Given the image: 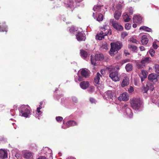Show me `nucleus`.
<instances>
[{
  "instance_id": "1",
  "label": "nucleus",
  "mask_w": 159,
  "mask_h": 159,
  "mask_svg": "<svg viewBox=\"0 0 159 159\" xmlns=\"http://www.w3.org/2000/svg\"><path fill=\"white\" fill-rule=\"evenodd\" d=\"M122 43L121 42H117L111 43V48L110 50V54L111 56L116 53L122 46Z\"/></svg>"
},
{
  "instance_id": "2",
  "label": "nucleus",
  "mask_w": 159,
  "mask_h": 159,
  "mask_svg": "<svg viewBox=\"0 0 159 159\" xmlns=\"http://www.w3.org/2000/svg\"><path fill=\"white\" fill-rule=\"evenodd\" d=\"M30 108L28 105H22L19 108L20 115L27 117L30 114Z\"/></svg>"
},
{
  "instance_id": "3",
  "label": "nucleus",
  "mask_w": 159,
  "mask_h": 159,
  "mask_svg": "<svg viewBox=\"0 0 159 159\" xmlns=\"http://www.w3.org/2000/svg\"><path fill=\"white\" fill-rule=\"evenodd\" d=\"M130 103L132 108L135 110H138L142 104V102L140 98H134L130 100Z\"/></svg>"
},
{
  "instance_id": "4",
  "label": "nucleus",
  "mask_w": 159,
  "mask_h": 159,
  "mask_svg": "<svg viewBox=\"0 0 159 159\" xmlns=\"http://www.w3.org/2000/svg\"><path fill=\"white\" fill-rule=\"evenodd\" d=\"M104 97L107 100H109L110 101H115L116 99L115 94L111 90L107 91L104 95Z\"/></svg>"
},
{
  "instance_id": "5",
  "label": "nucleus",
  "mask_w": 159,
  "mask_h": 159,
  "mask_svg": "<svg viewBox=\"0 0 159 159\" xmlns=\"http://www.w3.org/2000/svg\"><path fill=\"white\" fill-rule=\"evenodd\" d=\"M103 30L102 31L100 32L99 34H98L96 36V39H98L99 40H101L102 39L104 38V36H106L107 35V34H111V31L110 30H107V31H106L104 33L103 31H105V29L104 28L103 29H102Z\"/></svg>"
},
{
  "instance_id": "6",
  "label": "nucleus",
  "mask_w": 159,
  "mask_h": 159,
  "mask_svg": "<svg viewBox=\"0 0 159 159\" xmlns=\"http://www.w3.org/2000/svg\"><path fill=\"white\" fill-rule=\"evenodd\" d=\"M110 22L113 27L118 31H122L123 30V27L120 24L113 19H111Z\"/></svg>"
},
{
  "instance_id": "7",
  "label": "nucleus",
  "mask_w": 159,
  "mask_h": 159,
  "mask_svg": "<svg viewBox=\"0 0 159 159\" xmlns=\"http://www.w3.org/2000/svg\"><path fill=\"white\" fill-rule=\"evenodd\" d=\"M122 111L125 115H127L129 118H131L133 116V113L131 110L129 108L127 104H125L122 107Z\"/></svg>"
},
{
  "instance_id": "8",
  "label": "nucleus",
  "mask_w": 159,
  "mask_h": 159,
  "mask_svg": "<svg viewBox=\"0 0 159 159\" xmlns=\"http://www.w3.org/2000/svg\"><path fill=\"white\" fill-rule=\"evenodd\" d=\"M122 111L125 115H127L129 118H131L133 116V113L131 110L129 108L127 104H125L122 107Z\"/></svg>"
},
{
  "instance_id": "9",
  "label": "nucleus",
  "mask_w": 159,
  "mask_h": 159,
  "mask_svg": "<svg viewBox=\"0 0 159 159\" xmlns=\"http://www.w3.org/2000/svg\"><path fill=\"white\" fill-rule=\"evenodd\" d=\"M104 57L102 54H98L95 55L94 59L92 58V56H91V64L94 65H95L96 61H101L103 59Z\"/></svg>"
},
{
  "instance_id": "10",
  "label": "nucleus",
  "mask_w": 159,
  "mask_h": 159,
  "mask_svg": "<svg viewBox=\"0 0 159 159\" xmlns=\"http://www.w3.org/2000/svg\"><path fill=\"white\" fill-rule=\"evenodd\" d=\"M118 99L120 101H127L129 99V96L128 93L125 92L121 94Z\"/></svg>"
},
{
  "instance_id": "11",
  "label": "nucleus",
  "mask_w": 159,
  "mask_h": 159,
  "mask_svg": "<svg viewBox=\"0 0 159 159\" xmlns=\"http://www.w3.org/2000/svg\"><path fill=\"white\" fill-rule=\"evenodd\" d=\"M109 77L115 81L120 80V78L118 76V72L117 71L111 73L109 75Z\"/></svg>"
},
{
  "instance_id": "12",
  "label": "nucleus",
  "mask_w": 159,
  "mask_h": 159,
  "mask_svg": "<svg viewBox=\"0 0 159 159\" xmlns=\"http://www.w3.org/2000/svg\"><path fill=\"white\" fill-rule=\"evenodd\" d=\"M76 36V39L78 41H80L82 40H85L86 39L85 35L83 32H78Z\"/></svg>"
},
{
  "instance_id": "13",
  "label": "nucleus",
  "mask_w": 159,
  "mask_h": 159,
  "mask_svg": "<svg viewBox=\"0 0 159 159\" xmlns=\"http://www.w3.org/2000/svg\"><path fill=\"white\" fill-rule=\"evenodd\" d=\"M129 79L127 76L125 77L122 82L121 86L124 87L128 86L129 84Z\"/></svg>"
},
{
  "instance_id": "14",
  "label": "nucleus",
  "mask_w": 159,
  "mask_h": 159,
  "mask_svg": "<svg viewBox=\"0 0 159 159\" xmlns=\"http://www.w3.org/2000/svg\"><path fill=\"white\" fill-rule=\"evenodd\" d=\"M158 76L153 73L151 74L148 76V79L151 81L157 82L158 80Z\"/></svg>"
},
{
  "instance_id": "15",
  "label": "nucleus",
  "mask_w": 159,
  "mask_h": 159,
  "mask_svg": "<svg viewBox=\"0 0 159 159\" xmlns=\"http://www.w3.org/2000/svg\"><path fill=\"white\" fill-rule=\"evenodd\" d=\"M148 74V72L147 71L144 70H141V73L140 75L139 76L141 78L142 82H143L147 78Z\"/></svg>"
},
{
  "instance_id": "16",
  "label": "nucleus",
  "mask_w": 159,
  "mask_h": 159,
  "mask_svg": "<svg viewBox=\"0 0 159 159\" xmlns=\"http://www.w3.org/2000/svg\"><path fill=\"white\" fill-rule=\"evenodd\" d=\"M89 84L88 81H83L80 83V85L83 89H86L89 86Z\"/></svg>"
},
{
  "instance_id": "17",
  "label": "nucleus",
  "mask_w": 159,
  "mask_h": 159,
  "mask_svg": "<svg viewBox=\"0 0 159 159\" xmlns=\"http://www.w3.org/2000/svg\"><path fill=\"white\" fill-rule=\"evenodd\" d=\"M7 152L2 149H0V158L5 159L7 158Z\"/></svg>"
},
{
  "instance_id": "18",
  "label": "nucleus",
  "mask_w": 159,
  "mask_h": 159,
  "mask_svg": "<svg viewBox=\"0 0 159 159\" xmlns=\"http://www.w3.org/2000/svg\"><path fill=\"white\" fill-rule=\"evenodd\" d=\"M142 17L139 16H135L133 17V20L134 22L140 23L142 20Z\"/></svg>"
},
{
  "instance_id": "19",
  "label": "nucleus",
  "mask_w": 159,
  "mask_h": 159,
  "mask_svg": "<svg viewBox=\"0 0 159 159\" xmlns=\"http://www.w3.org/2000/svg\"><path fill=\"white\" fill-rule=\"evenodd\" d=\"M148 41V39L146 36L145 35H143L141 38V42L142 44L143 45H146Z\"/></svg>"
},
{
  "instance_id": "20",
  "label": "nucleus",
  "mask_w": 159,
  "mask_h": 159,
  "mask_svg": "<svg viewBox=\"0 0 159 159\" xmlns=\"http://www.w3.org/2000/svg\"><path fill=\"white\" fill-rule=\"evenodd\" d=\"M151 61V59L150 57H146L143 59L141 61V63L144 64L148 63Z\"/></svg>"
},
{
  "instance_id": "21",
  "label": "nucleus",
  "mask_w": 159,
  "mask_h": 159,
  "mask_svg": "<svg viewBox=\"0 0 159 159\" xmlns=\"http://www.w3.org/2000/svg\"><path fill=\"white\" fill-rule=\"evenodd\" d=\"M121 15V12L118 11H116L114 14V17L116 20L119 19Z\"/></svg>"
},
{
  "instance_id": "22",
  "label": "nucleus",
  "mask_w": 159,
  "mask_h": 159,
  "mask_svg": "<svg viewBox=\"0 0 159 159\" xmlns=\"http://www.w3.org/2000/svg\"><path fill=\"white\" fill-rule=\"evenodd\" d=\"M101 77H102V75L100 74L98 72L97 73L94 80V81L95 83L97 84H99V80Z\"/></svg>"
},
{
  "instance_id": "23",
  "label": "nucleus",
  "mask_w": 159,
  "mask_h": 159,
  "mask_svg": "<svg viewBox=\"0 0 159 159\" xmlns=\"http://www.w3.org/2000/svg\"><path fill=\"white\" fill-rule=\"evenodd\" d=\"M24 157L27 159H32L33 155L31 152H27L25 153Z\"/></svg>"
},
{
  "instance_id": "24",
  "label": "nucleus",
  "mask_w": 159,
  "mask_h": 159,
  "mask_svg": "<svg viewBox=\"0 0 159 159\" xmlns=\"http://www.w3.org/2000/svg\"><path fill=\"white\" fill-rule=\"evenodd\" d=\"M125 69L127 72L130 71L133 69V66L131 64L129 63L127 64L125 66Z\"/></svg>"
},
{
  "instance_id": "25",
  "label": "nucleus",
  "mask_w": 159,
  "mask_h": 159,
  "mask_svg": "<svg viewBox=\"0 0 159 159\" xmlns=\"http://www.w3.org/2000/svg\"><path fill=\"white\" fill-rule=\"evenodd\" d=\"M81 73L82 76L85 78H87L89 75V71L84 69H83L81 70Z\"/></svg>"
},
{
  "instance_id": "26",
  "label": "nucleus",
  "mask_w": 159,
  "mask_h": 159,
  "mask_svg": "<svg viewBox=\"0 0 159 159\" xmlns=\"http://www.w3.org/2000/svg\"><path fill=\"white\" fill-rule=\"evenodd\" d=\"M123 19L125 22H128L130 20V18L129 16L126 13H123Z\"/></svg>"
},
{
  "instance_id": "27",
  "label": "nucleus",
  "mask_w": 159,
  "mask_h": 159,
  "mask_svg": "<svg viewBox=\"0 0 159 159\" xmlns=\"http://www.w3.org/2000/svg\"><path fill=\"white\" fill-rule=\"evenodd\" d=\"M66 125L68 127L71 126L76 125L77 123L76 122L73 120H70L68 121L66 123Z\"/></svg>"
},
{
  "instance_id": "28",
  "label": "nucleus",
  "mask_w": 159,
  "mask_h": 159,
  "mask_svg": "<svg viewBox=\"0 0 159 159\" xmlns=\"http://www.w3.org/2000/svg\"><path fill=\"white\" fill-rule=\"evenodd\" d=\"M80 53L81 57L84 58H85L88 55L87 52L83 50H80Z\"/></svg>"
},
{
  "instance_id": "29",
  "label": "nucleus",
  "mask_w": 159,
  "mask_h": 159,
  "mask_svg": "<svg viewBox=\"0 0 159 159\" xmlns=\"http://www.w3.org/2000/svg\"><path fill=\"white\" fill-rule=\"evenodd\" d=\"M74 2L73 0H69L67 3L66 6L68 7L72 8L74 6Z\"/></svg>"
},
{
  "instance_id": "30",
  "label": "nucleus",
  "mask_w": 159,
  "mask_h": 159,
  "mask_svg": "<svg viewBox=\"0 0 159 159\" xmlns=\"http://www.w3.org/2000/svg\"><path fill=\"white\" fill-rule=\"evenodd\" d=\"M128 48L129 49L133 52H135L137 49L136 46L131 44H129Z\"/></svg>"
},
{
  "instance_id": "31",
  "label": "nucleus",
  "mask_w": 159,
  "mask_h": 159,
  "mask_svg": "<svg viewBox=\"0 0 159 159\" xmlns=\"http://www.w3.org/2000/svg\"><path fill=\"white\" fill-rule=\"evenodd\" d=\"M139 30H143L148 32H150L152 31V29H151L145 26H143L140 27Z\"/></svg>"
},
{
  "instance_id": "32",
  "label": "nucleus",
  "mask_w": 159,
  "mask_h": 159,
  "mask_svg": "<svg viewBox=\"0 0 159 159\" xmlns=\"http://www.w3.org/2000/svg\"><path fill=\"white\" fill-rule=\"evenodd\" d=\"M101 6L100 5H95L94 6L93 9L94 11L98 12L101 9Z\"/></svg>"
},
{
  "instance_id": "33",
  "label": "nucleus",
  "mask_w": 159,
  "mask_h": 159,
  "mask_svg": "<svg viewBox=\"0 0 159 159\" xmlns=\"http://www.w3.org/2000/svg\"><path fill=\"white\" fill-rule=\"evenodd\" d=\"M123 6L121 5V3L120 2H116V8L118 10L121 9Z\"/></svg>"
},
{
  "instance_id": "34",
  "label": "nucleus",
  "mask_w": 159,
  "mask_h": 159,
  "mask_svg": "<svg viewBox=\"0 0 159 159\" xmlns=\"http://www.w3.org/2000/svg\"><path fill=\"white\" fill-rule=\"evenodd\" d=\"M103 16L101 14H100L98 17L97 18V20L98 21H102L103 19Z\"/></svg>"
},
{
  "instance_id": "35",
  "label": "nucleus",
  "mask_w": 159,
  "mask_h": 159,
  "mask_svg": "<svg viewBox=\"0 0 159 159\" xmlns=\"http://www.w3.org/2000/svg\"><path fill=\"white\" fill-rule=\"evenodd\" d=\"M94 87L93 86H91L88 89V91L89 93H92L94 92Z\"/></svg>"
},
{
  "instance_id": "36",
  "label": "nucleus",
  "mask_w": 159,
  "mask_h": 159,
  "mask_svg": "<svg viewBox=\"0 0 159 159\" xmlns=\"http://www.w3.org/2000/svg\"><path fill=\"white\" fill-rule=\"evenodd\" d=\"M131 27V25L129 23H126L125 25V28L126 30H129Z\"/></svg>"
},
{
  "instance_id": "37",
  "label": "nucleus",
  "mask_w": 159,
  "mask_h": 159,
  "mask_svg": "<svg viewBox=\"0 0 159 159\" xmlns=\"http://www.w3.org/2000/svg\"><path fill=\"white\" fill-rule=\"evenodd\" d=\"M7 26L6 25L4 26V27L1 26L0 27V32H7V30L6 29Z\"/></svg>"
},
{
  "instance_id": "38",
  "label": "nucleus",
  "mask_w": 159,
  "mask_h": 159,
  "mask_svg": "<svg viewBox=\"0 0 159 159\" xmlns=\"http://www.w3.org/2000/svg\"><path fill=\"white\" fill-rule=\"evenodd\" d=\"M138 68L139 69H141L143 68L145 66L144 64L141 63V62L139 63H138L137 65Z\"/></svg>"
},
{
  "instance_id": "39",
  "label": "nucleus",
  "mask_w": 159,
  "mask_h": 159,
  "mask_svg": "<svg viewBox=\"0 0 159 159\" xmlns=\"http://www.w3.org/2000/svg\"><path fill=\"white\" fill-rule=\"evenodd\" d=\"M154 67L155 68V71L157 73H159V65L158 64H156Z\"/></svg>"
},
{
  "instance_id": "40",
  "label": "nucleus",
  "mask_w": 159,
  "mask_h": 159,
  "mask_svg": "<svg viewBox=\"0 0 159 159\" xmlns=\"http://www.w3.org/2000/svg\"><path fill=\"white\" fill-rule=\"evenodd\" d=\"M149 53L150 54L151 56L152 57L154 56V55L155 51L153 50V49L152 48H151L150 50L149 51Z\"/></svg>"
},
{
  "instance_id": "41",
  "label": "nucleus",
  "mask_w": 159,
  "mask_h": 159,
  "mask_svg": "<svg viewBox=\"0 0 159 159\" xmlns=\"http://www.w3.org/2000/svg\"><path fill=\"white\" fill-rule=\"evenodd\" d=\"M72 99L73 102L75 103H76L78 101L77 98L75 96L72 97Z\"/></svg>"
},
{
  "instance_id": "42",
  "label": "nucleus",
  "mask_w": 159,
  "mask_h": 159,
  "mask_svg": "<svg viewBox=\"0 0 159 159\" xmlns=\"http://www.w3.org/2000/svg\"><path fill=\"white\" fill-rule=\"evenodd\" d=\"M128 34L127 32H123L121 34V36L123 38H124L128 35Z\"/></svg>"
},
{
  "instance_id": "43",
  "label": "nucleus",
  "mask_w": 159,
  "mask_h": 159,
  "mask_svg": "<svg viewBox=\"0 0 159 159\" xmlns=\"http://www.w3.org/2000/svg\"><path fill=\"white\" fill-rule=\"evenodd\" d=\"M152 47L153 48L155 49H157L158 47V46L156 44V43L155 42L153 43Z\"/></svg>"
},
{
  "instance_id": "44",
  "label": "nucleus",
  "mask_w": 159,
  "mask_h": 159,
  "mask_svg": "<svg viewBox=\"0 0 159 159\" xmlns=\"http://www.w3.org/2000/svg\"><path fill=\"white\" fill-rule=\"evenodd\" d=\"M56 119L58 122L61 121L63 120V118L61 116L56 117Z\"/></svg>"
},
{
  "instance_id": "45",
  "label": "nucleus",
  "mask_w": 159,
  "mask_h": 159,
  "mask_svg": "<svg viewBox=\"0 0 159 159\" xmlns=\"http://www.w3.org/2000/svg\"><path fill=\"white\" fill-rule=\"evenodd\" d=\"M134 88L132 86H130L128 89V91L129 93H132L134 91Z\"/></svg>"
},
{
  "instance_id": "46",
  "label": "nucleus",
  "mask_w": 159,
  "mask_h": 159,
  "mask_svg": "<svg viewBox=\"0 0 159 159\" xmlns=\"http://www.w3.org/2000/svg\"><path fill=\"white\" fill-rule=\"evenodd\" d=\"M148 89L147 88H146L145 87H144L142 89V91L144 93H147L148 90Z\"/></svg>"
},
{
  "instance_id": "47",
  "label": "nucleus",
  "mask_w": 159,
  "mask_h": 159,
  "mask_svg": "<svg viewBox=\"0 0 159 159\" xmlns=\"http://www.w3.org/2000/svg\"><path fill=\"white\" fill-rule=\"evenodd\" d=\"M129 61H130V60L129 59H125V60H123V61H122V64H124L125 63H126V62H129Z\"/></svg>"
},
{
  "instance_id": "48",
  "label": "nucleus",
  "mask_w": 159,
  "mask_h": 159,
  "mask_svg": "<svg viewBox=\"0 0 159 159\" xmlns=\"http://www.w3.org/2000/svg\"><path fill=\"white\" fill-rule=\"evenodd\" d=\"M130 41L133 43H137V42H138L136 39H131Z\"/></svg>"
},
{
  "instance_id": "49",
  "label": "nucleus",
  "mask_w": 159,
  "mask_h": 159,
  "mask_svg": "<svg viewBox=\"0 0 159 159\" xmlns=\"http://www.w3.org/2000/svg\"><path fill=\"white\" fill-rule=\"evenodd\" d=\"M91 103H95V100L93 98H90L89 99Z\"/></svg>"
},
{
  "instance_id": "50",
  "label": "nucleus",
  "mask_w": 159,
  "mask_h": 159,
  "mask_svg": "<svg viewBox=\"0 0 159 159\" xmlns=\"http://www.w3.org/2000/svg\"><path fill=\"white\" fill-rule=\"evenodd\" d=\"M129 11L130 15H132L133 14V11L132 8H130Z\"/></svg>"
},
{
  "instance_id": "51",
  "label": "nucleus",
  "mask_w": 159,
  "mask_h": 159,
  "mask_svg": "<svg viewBox=\"0 0 159 159\" xmlns=\"http://www.w3.org/2000/svg\"><path fill=\"white\" fill-rule=\"evenodd\" d=\"M102 47L104 49H107V45L106 43L105 44H103Z\"/></svg>"
},
{
  "instance_id": "52",
  "label": "nucleus",
  "mask_w": 159,
  "mask_h": 159,
  "mask_svg": "<svg viewBox=\"0 0 159 159\" xmlns=\"http://www.w3.org/2000/svg\"><path fill=\"white\" fill-rule=\"evenodd\" d=\"M69 30L70 32H72L74 31V28L72 27L69 29Z\"/></svg>"
},
{
  "instance_id": "53",
  "label": "nucleus",
  "mask_w": 159,
  "mask_h": 159,
  "mask_svg": "<svg viewBox=\"0 0 159 159\" xmlns=\"http://www.w3.org/2000/svg\"><path fill=\"white\" fill-rule=\"evenodd\" d=\"M140 49L141 51H143L144 50V48L143 46H141L140 47Z\"/></svg>"
},
{
  "instance_id": "54",
  "label": "nucleus",
  "mask_w": 159,
  "mask_h": 159,
  "mask_svg": "<svg viewBox=\"0 0 159 159\" xmlns=\"http://www.w3.org/2000/svg\"><path fill=\"white\" fill-rule=\"evenodd\" d=\"M37 159H47L46 158L43 156H41L39 157Z\"/></svg>"
},
{
  "instance_id": "55",
  "label": "nucleus",
  "mask_w": 159,
  "mask_h": 159,
  "mask_svg": "<svg viewBox=\"0 0 159 159\" xmlns=\"http://www.w3.org/2000/svg\"><path fill=\"white\" fill-rule=\"evenodd\" d=\"M152 101L153 103H156V101L155 100L153 99V98L152 99Z\"/></svg>"
},
{
  "instance_id": "56",
  "label": "nucleus",
  "mask_w": 159,
  "mask_h": 159,
  "mask_svg": "<svg viewBox=\"0 0 159 159\" xmlns=\"http://www.w3.org/2000/svg\"><path fill=\"white\" fill-rule=\"evenodd\" d=\"M154 89V87H153V86L152 85H151V87L150 88V90L151 91H152Z\"/></svg>"
},
{
  "instance_id": "57",
  "label": "nucleus",
  "mask_w": 159,
  "mask_h": 159,
  "mask_svg": "<svg viewBox=\"0 0 159 159\" xmlns=\"http://www.w3.org/2000/svg\"><path fill=\"white\" fill-rule=\"evenodd\" d=\"M42 108V107L41 105H39V107H38L37 109V110H40Z\"/></svg>"
},
{
  "instance_id": "58",
  "label": "nucleus",
  "mask_w": 159,
  "mask_h": 159,
  "mask_svg": "<svg viewBox=\"0 0 159 159\" xmlns=\"http://www.w3.org/2000/svg\"><path fill=\"white\" fill-rule=\"evenodd\" d=\"M137 26V25L136 24H133V27L134 28H135Z\"/></svg>"
},
{
  "instance_id": "59",
  "label": "nucleus",
  "mask_w": 159,
  "mask_h": 159,
  "mask_svg": "<svg viewBox=\"0 0 159 159\" xmlns=\"http://www.w3.org/2000/svg\"><path fill=\"white\" fill-rule=\"evenodd\" d=\"M67 159H76L75 158L72 157H68Z\"/></svg>"
},
{
  "instance_id": "60",
  "label": "nucleus",
  "mask_w": 159,
  "mask_h": 159,
  "mask_svg": "<svg viewBox=\"0 0 159 159\" xmlns=\"http://www.w3.org/2000/svg\"><path fill=\"white\" fill-rule=\"evenodd\" d=\"M82 80V78H81V77H80V76H79V78H78L79 81H80Z\"/></svg>"
},
{
  "instance_id": "61",
  "label": "nucleus",
  "mask_w": 159,
  "mask_h": 159,
  "mask_svg": "<svg viewBox=\"0 0 159 159\" xmlns=\"http://www.w3.org/2000/svg\"><path fill=\"white\" fill-rule=\"evenodd\" d=\"M37 110L38 112L39 113L41 112V111H40V110Z\"/></svg>"
},
{
  "instance_id": "62",
  "label": "nucleus",
  "mask_w": 159,
  "mask_h": 159,
  "mask_svg": "<svg viewBox=\"0 0 159 159\" xmlns=\"http://www.w3.org/2000/svg\"><path fill=\"white\" fill-rule=\"evenodd\" d=\"M132 1H133L134 2H137L138 1H139V0H132Z\"/></svg>"
},
{
  "instance_id": "63",
  "label": "nucleus",
  "mask_w": 159,
  "mask_h": 159,
  "mask_svg": "<svg viewBox=\"0 0 159 159\" xmlns=\"http://www.w3.org/2000/svg\"><path fill=\"white\" fill-rule=\"evenodd\" d=\"M42 104H43V102H40V105H41H41H42Z\"/></svg>"
},
{
  "instance_id": "64",
  "label": "nucleus",
  "mask_w": 159,
  "mask_h": 159,
  "mask_svg": "<svg viewBox=\"0 0 159 159\" xmlns=\"http://www.w3.org/2000/svg\"><path fill=\"white\" fill-rule=\"evenodd\" d=\"M158 106L159 107V100H158Z\"/></svg>"
}]
</instances>
